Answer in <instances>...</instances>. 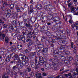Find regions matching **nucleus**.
Returning a JSON list of instances; mask_svg holds the SVG:
<instances>
[{
    "mask_svg": "<svg viewBox=\"0 0 78 78\" xmlns=\"http://www.w3.org/2000/svg\"><path fill=\"white\" fill-rule=\"evenodd\" d=\"M19 62H21L22 61H28V57H26L25 55H23L22 54H20L19 55V57L18 58Z\"/></svg>",
    "mask_w": 78,
    "mask_h": 78,
    "instance_id": "f257e3e1",
    "label": "nucleus"
},
{
    "mask_svg": "<svg viewBox=\"0 0 78 78\" xmlns=\"http://www.w3.org/2000/svg\"><path fill=\"white\" fill-rule=\"evenodd\" d=\"M44 8L45 10L47 11L49 14H50L52 13L51 9H53V6L50 5L48 6V5H46L44 7Z\"/></svg>",
    "mask_w": 78,
    "mask_h": 78,
    "instance_id": "f03ea898",
    "label": "nucleus"
},
{
    "mask_svg": "<svg viewBox=\"0 0 78 78\" xmlns=\"http://www.w3.org/2000/svg\"><path fill=\"white\" fill-rule=\"evenodd\" d=\"M10 16L11 13H9L7 14H4L3 15L2 19L4 21L7 20H8V18H9V17H10Z\"/></svg>",
    "mask_w": 78,
    "mask_h": 78,
    "instance_id": "7ed1b4c3",
    "label": "nucleus"
},
{
    "mask_svg": "<svg viewBox=\"0 0 78 78\" xmlns=\"http://www.w3.org/2000/svg\"><path fill=\"white\" fill-rule=\"evenodd\" d=\"M12 13L13 15L12 18L13 19H15L18 16V13H17V12L15 11L14 10H13L12 11Z\"/></svg>",
    "mask_w": 78,
    "mask_h": 78,
    "instance_id": "20e7f679",
    "label": "nucleus"
},
{
    "mask_svg": "<svg viewBox=\"0 0 78 78\" xmlns=\"http://www.w3.org/2000/svg\"><path fill=\"white\" fill-rule=\"evenodd\" d=\"M13 55V58H14L13 59V60L14 61V63H16V62H19V60H18V55L17 54H15Z\"/></svg>",
    "mask_w": 78,
    "mask_h": 78,
    "instance_id": "39448f33",
    "label": "nucleus"
},
{
    "mask_svg": "<svg viewBox=\"0 0 78 78\" xmlns=\"http://www.w3.org/2000/svg\"><path fill=\"white\" fill-rule=\"evenodd\" d=\"M49 61L51 62L53 66H56V65L57 63L56 62V60H55V59H54V58H51L49 59Z\"/></svg>",
    "mask_w": 78,
    "mask_h": 78,
    "instance_id": "423d86ee",
    "label": "nucleus"
},
{
    "mask_svg": "<svg viewBox=\"0 0 78 78\" xmlns=\"http://www.w3.org/2000/svg\"><path fill=\"white\" fill-rule=\"evenodd\" d=\"M51 41H50L49 42V45L50 48L53 47L54 45H53V43H54V42H55V39H52Z\"/></svg>",
    "mask_w": 78,
    "mask_h": 78,
    "instance_id": "0eeeda50",
    "label": "nucleus"
},
{
    "mask_svg": "<svg viewBox=\"0 0 78 78\" xmlns=\"http://www.w3.org/2000/svg\"><path fill=\"white\" fill-rule=\"evenodd\" d=\"M22 34L25 37H26L27 36L29 35V31H28V30H26L25 32H22Z\"/></svg>",
    "mask_w": 78,
    "mask_h": 78,
    "instance_id": "6e6552de",
    "label": "nucleus"
},
{
    "mask_svg": "<svg viewBox=\"0 0 78 78\" xmlns=\"http://www.w3.org/2000/svg\"><path fill=\"white\" fill-rule=\"evenodd\" d=\"M31 20H34V22L36 20V18L34 17H31V19L29 18L28 20V23L29 24H30L31 22Z\"/></svg>",
    "mask_w": 78,
    "mask_h": 78,
    "instance_id": "1a4fd4ad",
    "label": "nucleus"
},
{
    "mask_svg": "<svg viewBox=\"0 0 78 78\" xmlns=\"http://www.w3.org/2000/svg\"><path fill=\"white\" fill-rule=\"evenodd\" d=\"M9 61H10V59L9 58H7L6 60L5 61L3 60V59H2L1 60V62H2V64H3L4 62H5V64H7V62H9Z\"/></svg>",
    "mask_w": 78,
    "mask_h": 78,
    "instance_id": "9d476101",
    "label": "nucleus"
},
{
    "mask_svg": "<svg viewBox=\"0 0 78 78\" xmlns=\"http://www.w3.org/2000/svg\"><path fill=\"white\" fill-rule=\"evenodd\" d=\"M44 68L45 69L49 70V69H50L51 68V65L50 64L46 63L45 64Z\"/></svg>",
    "mask_w": 78,
    "mask_h": 78,
    "instance_id": "9b49d317",
    "label": "nucleus"
},
{
    "mask_svg": "<svg viewBox=\"0 0 78 78\" xmlns=\"http://www.w3.org/2000/svg\"><path fill=\"white\" fill-rule=\"evenodd\" d=\"M25 61H23L21 63L19 64V66L20 69H23V67L24 66H25Z\"/></svg>",
    "mask_w": 78,
    "mask_h": 78,
    "instance_id": "f8f14e48",
    "label": "nucleus"
},
{
    "mask_svg": "<svg viewBox=\"0 0 78 78\" xmlns=\"http://www.w3.org/2000/svg\"><path fill=\"white\" fill-rule=\"evenodd\" d=\"M53 55V56L54 58V59H55V62L57 64V62H58V59L59 58V55Z\"/></svg>",
    "mask_w": 78,
    "mask_h": 78,
    "instance_id": "ddd939ff",
    "label": "nucleus"
},
{
    "mask_svg": "<svg viewBox=\"0 0 78 78\" xmlns=\"http://www.w3.org/2000/svg\"><path fill=\"white\" fill-rule=\"evenodd\" d=\"M37 50V51L39 53H43V49L42 48H40L39 47H37L36 48Z\"/></svg>",
    "mask_w": 78,
    "mask_h": 78,
    "instance_id": "4468645a",
    "label": "nucleus"
},
{
    "mask_svg": "<svg viewBox=\"0 0 78 78\" xmlns=\"http://www.w3.org/2000/svg\"><path fill=\"white\" fill-rule=\"evenodd\" d=\"M34 43V42L32 40H30L29 42V44H27L28 47H31L32 48V45Z\"/></svg>",
    "mask_w": 78,
    "mask_h": 78,
    "instance_id": "2eb2a0df",
    "label": "nucleus"
},
{
    "mask_svg": "<svg viewBox=\"0 0 78 78\" xmlns=\"http://www.w3.org/2000/svg\"><path fill=\"white\" fill-rule=\"evenodd\" d=\"M70 12H71L72 13H74L76 11H75V7L73 6H71L70 8Z\"/></svg>",
    "mask_w": 78,
    "mask_h": 78,
    "instance_id": "dca6fc26",
    "label": "nucleus"
},
{
    "mask_svg": "<svg viewBox=\"0 0 78 78\" xmlns=\"http://www.w3.org/2000/svg\"><path fill=\"white\" fill-rule=\"evenodd\" d=\"M29 48L28 49H26L24 51L25 53H30V51H31V50L32 48L31 47H28Z\"/></svg>",
    "mask_w": 78,
    "mask_h": 78,
    "instance_id": "f3484780",
    "label": "nucleus"
},
{
    "mask_svg": "<svg viewBox=\"0 0 78 78\" xmlns=\"http://www.w3.org/2000/svg\"><path fill=\"white\" fill-rule=\"evenodd\" d=\"M9 77L7 75V73H6L4 72L3 73L2 75V78H9Z\"/></svg>",
    "mask_w": 78,
    "mask_h": 78,
    "instance_id": "a211bd4d",
    "label": "nucleus"
},
{
    "mask_svg": "<svg viewBox=\"0 0 78 78\" xmlns=\"http://www.w3.org/2000/svg\"><path fill=\"white\" fill-rule=\"evenodd\" d=\"M15 9H16L17 13L18 12H20V7H19V6L16 5L15 6Z\"/></svg>",
    "mask_w": 78,
    "mask_h": 78,
    "instance_id": "6ab92c4d",
    "label": "nucleus"
},
{
    "mask_svg": "<svg viewBox=\"0 0 78 78\" xmlns=\"http://www.w3.org/2000/svg\"><path fill=\"white\" fill-rule=\"evenodd\" d=\"M6 37V35L4 34H2L0 33V38L1 39H4Z\"/></svg>",
    "mask_w": 78,
    "mask_h": 78,
    "instance_id": "aec40b11",
    "label": "nucleus"
},
{
    "mask_svg": "<svg viewBox=\"0 0 78 78\" xmlns=\"http://www.w3.org/2000/svg\"><path fill=\"white\" fill-rule=\"evenodd\" d=\"M48 52V48H44L43 49V53H44L45 54V55L47 54Z\"/></svg>",
    "mask_w": 78,
    "mask_h": 78,
    "instance_id": "412c9836",
    "label": "nucleus"
},
{
    "mask_svg": "<svg viewBox=\"0 0 78 78\" xmlns=\"http://www.w3.org/2000/svg\"><path fill=\"white\" fill-rule=\"evenodd\" d=\"M59 37L60 39H66V36L65 35H60Z\"/></svg>",
    "mask_w": 78,
    "mask_h": 78,
    "instance_id": "4be33fe9",
    "label": "nucleus"
},
{
    "mask_svg": "<svg viewBox=\"0 0 78 78\" xmlns=\"http://www.w3.org/2000/svg\"><path fill=\"white\" fill-rule=\"evenodd\" d=\"M45 62V61H39L38 62V65H40V66H43L44 65V62Z\"/></svg>",
    "mask_w": 78,
    "mask_h": 78,
    "instance_id": "5701e85b",
    "label": "nucleus"
},
{
    "mask_svg": "<svg viewBox=\"0 0 78 78\" xmlns=\"http://www.w3.org/2000/svg\"><path fill=\"white\" fill-rule=\"evenodd\" d=\"M36 8L38 9H41L42 8V5L41 4H38L36 6Z\"/></svg>",
    "mask_w": 78,
    "mask_h": 78,
    "instance_id": "b1692460",
    "label": "nucleus"
},
{
    "mask_svg": "<svg viewBox=\"0 0 78 78\" xmlns=\"http://www.w3.org/2000/svg\"><path fill=\"white\" fill-rule=\"evenodd\" d=\"M46 59L45 58H43L42 57L40 56L39 57V61H45Z\"/></svg>",
    "mask_w": 78,
    "mask_h": 78,
    "instance_id": "393cba45",
    "label": "nucleus"
},
{
    "mask_svg": "<svg viewBox=\"0 0 78 78\" xmlns=\"http://www.w3.org/2000/svg\"><path fill=\"white\" fill-rule=\"evenodd\" d=\"M59 57H60V59H61L62 61L65 60V59L66 58V57H65V56H62L61 55H60V54Z\"/></svg>",
    "mask_w": 78,
    "mask_h": 78,
    "instance_id": "a878e982",
    "label": "nucleus"
},
{
    "mask_svg": "<svg viewBox=\"0 0 78 78\" xmlns=\"http://www.w3.org/2000/svg\"><path fill=\"white\" fill-rule=\"evenodd\" d=\"M16 45H13L12 46V49L13 52H16Z\"/></svg>",
    "mask_w": 78,
    "mask_h": 78,
    "instance_id": "bb28decb",
    "label": "nucleus"
},
{
    "mask_svg": "<svg viewBox=\"0 0 78 78\" xmlns=\"http://www.w3.org/2000/svg\"><path fill=\"white\" fill-rule=\"evenodd\" d=\"M53 55H60V54L59 53V52H58V51H57V50H55L53 52Z\"/></svg>",
    "mask_w": 78,
    "mask_h": 78,
    "instance_id": "cd10ccee",
    "label": "nucleus"
},
{
    "mask_svg": "<svg viewBox=\"0 0 78 78\" xmlns=\"http://www.w3.org/2000/svg\"><path fill=\"white\" fill-rule=\"evenodd\" d=\"M60 31V34H63V35H64L66 33V31L64 30H58Z\"/></svg>",
    "mask_w": 78,
    "mask_h": 78,
    "instance_id": "c85d7f7f",
    "label": "nucleus"
},
{
    "mask_svg": "<svg viewBox=\"0 0 78 78\" xmlns=\"http://www.w3.org/2000/svg\"><path fill=\"white\" fill-rule=\"evenodd\" d=\"M50 2L49 1H47L46 2L44 3V5L45 6H46V5H47L48 6V5H50Z\"/></svg>",
    "mask_w": 78,
    "mask_h": 78,
    "instance_id": "c756f323",
    "label": "nucleus"
},
{
    "mask_svg": "<svg viewBox=\"0 0 78 78\" xmlns=\"http://www.w3.org/2000/svg\"><path fill=\"white\" fill-rule=\"evenodd\" d=\"M5 42L7 44H8L9 42V38L7 37H6L5 38Z\"/></svg>",
    "mask_w": 78,
    "mask_h": 78,
    "instance_id": "7c9ffc66",
    "label": "nucleus"
},
{
    "mask_svg": "<svg viewBox=\"0 0 78 78\" xmlns=\"http://www.w3.org/2000/svg\"><path fill=\"white\" fill-rule=\"evenodd\" d=\"M31 66L32 67H33V68H34L35 66H36V64L34 62H31Z\"/></svg>",
    "mask_w": 78,
    "mask_h": 78,
    "instance_id": "2f4dec72",
    "label": "nucleus"
},
{
    "mask_svg": "<svg viewBox=\"0 0 78 78\" xmlns=\"http://www.w3.org/2000/svg\"><path fill=\"white\" fill-rule=\"evenodd\" d=\"M10 31H12L13 30V27L12 25H10L9 28Z\"/></svg>",
    "mask_w": 78,
    "mask_h": 78,
    "instance_id": "473e14b6",
    "label": "nucleus"
},
{
    "mask_svg": "<svg viewBox=\"0 0 78 78\" xmlns=\"http://www.w3.org/2000/svg\"><path fill=\"white\" fill-rule=\"evenodd\" d=\"M14 5L13 4H11L10 6V9H14Z\"/></svg>",
    "mask_w": 78,
    "mask_h": 78,
    "instance_id": "72a5a7b5",
    "label": "nucleus"
},
{
    "mask_svg": "<svg viewBox=\"0 0 78 78\" xmlns=\"http://www.w3.org/2000/svg\"><path fill=\"white\" fill-rule=\"evenodd\" d=\"M36 52H31L30 54L31 56H36Z\"/></svg>",
    "mask_w": 78,
    "mask_h": 78,
    "instance_id": "f704fd0d",
    "label": "nucleus"
},
{
    "mask_svg": "<svg viewBox=\"0 0 78 78\" xmlns=\"http://www.w3.org/2000/svg\"><path fill=\"white\" fill-rule=\"evenodd\" d=\"M54 19L56 22H58V21L60 20V18L59 17H55L54 18Z\"/></svg>",
    "mask_w": 78,
    "mask_h": 78,
    "instance_id": "c9c22d12",
    "label": "nucleus"
},
{
    "mask_svg": "<svg viewBox=\"0 0 78 78\" xmlns=\"http://www.w3.org/2000/svg\"><path fill=\"white\" fill-rule=\"evenodd\" d=\"M34 75V72H33V71L29 73V75L30 77H33Z\"/></svg>",
    "mask_w": 78,
    "mask_h": 78,
    "instance_id": "e433bc0d",
    "label": "nucleus"
},
{
    "mask_svg": "<svg viewBox=\"0 0 78 78\" xmlns=\"http://www.w3.org/2000/svg\"><path fill=\"white\" fill-rule=\"evenodd\" d=\"M46 34L47 36L48 37H50V36H51V33L49 31H47L46 33Z\"/></svg>",
    "mask_w": 78,
    "mask_h": 78,
    "instance_id": "4c0bfd02",
    "label": "nucleus"
},
{
    "mask_svg": "<svg viewBox=\"0 0 78 78\" xmlns=\"http://www.w3.org/2000/svg\"><path fill=\"white\" fill-rule=\"evenodd\" d=\"M13 30L16 31V32H18V29H17V27L15 26L14 27H13Z\"/></svg>",
    "mask_w": 78,
    "mask_h": 78,
    "instance_id": "58836bf2",
    "label": "nucleus"
},
{
    "mask_svg": "<svg viewBox=\"0 0 78 78\" xmlns=\"http://www.w3.org/2000/svg\"><path fill=\"white\" fill-rule=\"evenodd\" d=\"M67 34L68 36H69L70 34V31L69 29H67Z\"/></svg>",
    "mask_w": 78,
    "mask_h": 78,
    "instance_id": "ea45409f",
    "label": "nucleus"
},
{
    "mask_svg": "<svg viewBox=\"0 0 78 78\" xmlns=\"http://www.w3.org/2000/svg\"><path fill=\"white\" fill-rule=\"evenodd\" d=\"M19 21L17 20H14L12 24L13 25H16L17 23V22Z\"/></svg>",
    "mask_w": 78,
    "mask_h": 78,
    "instance_id": "a19ab883",
    "label": "nucleus"
},
{
    "mask_svg": "<svg viewBox=\"0 0 78 78\" xmlns=\"http://www.w3.org/2000/svg\"><path fill=\"white\" fill-rule=\"evenodd\" d=\"M27 70L28 72H30L31 71V69L30 68V66L27 67Z\"/></svg>",
    "mask_w": 78,
    "mask_h": 78,
    "instance_id": "79ce46f5",
    "label": "nucleus"
},
{
    "mask_svg": "<svg viewBox=\"0 0 78 78\" xmlns=\"http://www.w3.org/2000/svg\"><path fill=\"white\" fill-rule=\"evenodd\" d=\"M71 47L72 48H73V47L74 48H75V45H74V43L73 42H72L71 43Z\"/></svg>",
    "mask_w": 78,
    "mask_h": 78,
    "instance_id": "37998d69",
    "label": "nucleus"
},
{
    "mask_svg": "<svg viewBox=\"0 0 78 78\" xmlns=\"http://www.w3.org/2000/svg\"><path fill=\"white\" fill-rule=\"evenodd\" d=\"M9 75L10 76L12 77L13 76V70H11V71L9 73Z\"/></svg>",
    "mask_w": 78,
    "mask_h": 78,
    "instance_id": "c03bdc74",
    "label": "nucleus"
},
{
    "mask_svg": "<svg viewBox=\"0 0 78 78\" xmlns=\"http://www.w3.org/2000/svg\"><path fill=\"white\" fill-rule=\"evenodd\" d=\"M18 48L19 50H21L22 48V45H19L18 46Z\"/></svg>",
    "mask_w": 78,
    "mask_h": 78,
    "instance_id": "a18cd8bd",
    "label": "nucleus"
},
{
    "mask_svg": "<svg viewBox=\"0 0 78 78\" xmlns=\"http://www.w3.org/2000/svg\"><path fill=\"white\" fill-rule=\"evenodd\" d=\"M38 46H39V47L40 48H42V47H44V44H42V43H39V44H38Z\"/></svg>",
    "mask_w": 78,
    "mask_h": 78,
    "instance_id": "49530a36",
    "label": "nucleus"
},
{
    "mask_svg": "<svg viewBox=\"0 0 78 78\" xmlns=\"http://www.w3.org/2000/svg\"><path fill=\"white\" fill-rule=\"evenodd\" d=\"M57 25H55L52 28L53 30H55L56 29L57 27H56V26Z\"/></svg>",
    "mask_w": 78,
    "mask_h": 78,
    "instance_id": "de8ad7c7",
    "label": "nucleus"
},
{
    "mask_svg": "<svg viewBox=\"0 0 78 78\" xmlns=\"http://www.w3.org/2000/svg\"><path fill=\"white\" fill-rule=\"evenodd\" d=\"M41 75L43 76H47V73L45 72H42Z\"/></svg>",
    "mask_w": 78,
    "mask_h": 78,
    "instance_id": "09e8293b",
    "label": "nucleus"
},
{
    "mask_svg": "<svg viewBox=\"0 0 78 78\" xmlns=\"http://www.w3.org/2000/svg\"><path fill=\"white\" fill-rule=\"evenodd\" d=\"M27 19H24L22 21L23 23H24L25 25L27 23Z\"/></svg>",
    "mask_w": 78,
    "mask_h": 78,
    "instance_id": "8fccbe9b",
    "label": "nucleus"
},
{
    "mask_svg": "<svg viewBox=\"0 0 78 78\" xmlns=\"http://www.w3.org/2000/svg\"><path fill=\"white\" fill-rule=\"evenodd\" d=\"M32 12H37V10L36 9H33L32 10Z\"/></svg>",
    "mask_w": 78,
    "mask_h": 78,
    "instance_id": "3c124183",
    "label": "nucleus"
},
{
    "mask_svg": "<svg viewBox=\"0 0 78 78\" xmlns=\"http://www.w3.org/2000/svg\"><path fill=\"white\" fill-rule=\"evenodd\" d=\"M1 9L2 11H5V5H2L1 7Z\"/></svg>",
    "mask_w": 78,
    "mask_h": 78,
    "instance_id": "603ef678",
    "label": "nucleus"
},
{
    "mask_svg": "<svg viewBox=\"0 0 78 78\" xmlns=\"http://www.w3.org/2000/svg\"><path fill=\"white\" fill-rule=\"evenodd\" d=\"M43 28H44V30H47L48 29V27L47 26H44L43 27Z\"/></svg>",
    "mask_w": 78,
    "mask_h": 78,
    "instance_id": "864d4df0",
    "label": "nucleus"
},
{
    "mask_svg": "<svg viewBox=\"0 0 78 78\" xmlns=\"http://www.w3.org/2000/svg\"><path fill=\"white\" fill-rule=\"evenodd\" d=\"M34 34L33 32H32L31 31H29V35H30L31 36V35H33V34Z\"/></svg>",
    "mask_w": 78,
    "mask_h": 78,
    "instance_id": "5fc2aeb1",
    "label": "nucleus"
},
{
    "mask_svg": "<svg viewBox=\"0 0 78 78\" xmlns=\"http://www.w3.org/2000/svg\"><path fill=\"white\" fill-rule=\"evenodd\" d=\"M24 10V8L23 7H20V12H22V11H23Z\"/></svg>",
    "mask_w": 78,
    "mask_h": 78,
    "instance_id": "6e6d98bb",
    "label": "nucleus"
},
{
    "mask_svg": "<svg viewBox=\"0 0 78 78\" xmlns=\"http://www.w3.org/2000/svg\"><path fill=\"white\" fill-rule=\"evenodd\" d=\"M32 38H33L34 39H35L36 38V34H34V35L31 36Z\"/></svg>",
    "mask_w": 78,
    "mask_h": 78,
    "instance_id": "4d7b16f0",
    "label": "nucleus"
},
{
    "mask_svg": "<svg viewBox=\"0 0 78 78\" xmlns=\"http://www.w3.org/2000/svg\"><path fill=\"white\" fill-rule=\"evenodd\" d=\"M19 64L17 65V66H16V68L17 69V70H19V69H21L20 68V67L21 66H19Z\"/></svg>",
    "mask_w": 78,
    "mask_h": 78,
    "instance_id": "13d9d810",
    "label": "nucleus"
},
{
    "mask_svg": "<svg viewBox=\"0 0 78 78\" xmlns=\"http://www.w3.org/2000/svg\"><path fill=\"white\" fill-rule=\"evenodd\" d=\"M15 25H16L17 27H19V26H20V23H19V22L18 21L17 22V23Z\"/></svg>",
    "mask_w": 78,
    "mask_h": 78,
    "instance_id": "bf43d9fd",
    "label": "nucleus"
},
{
    "mask_svg": "<svg viewBox=\"0 0 78 78\" xmlns=\"http://www.w3.org/2000/svg\"><path fill=\"white\" fill-rule=\"evenodd\" d=\"M67 59L68 61H72V58L70 57H67Z\"/></svg>",
    "mask_w": 78,
    "mask_h": 78,
    "instance_id": "052dcab7",
    "label": "nucleus"
},
{
    "mask_svg": "<svg viewBox=\"0 0 78 78\" xmlns=\"http://www.w3.org/2000/svg\"><path fill=\"white\" fill-rule=\"evenodd\" d=\"M25 25L26 27H27V28H29L30 27V24H28L26 23Z\"/></svg>",
    "mask_w": 78,
    "mask_h": 78,
    "instance_id": "680f3d73",
    "label": "nucleus"
},
{
    "mask_svg": "<svg viewBox=\"0 0 78 78\" xmlns=\"http://www.w3.org/2000/svg\"><path fill=\"white\" fill-rule=\"evenodd\" d=\"M37 30L36 29L34 30L33 31V33L34 34H36V33H37Z\"/></svg>",
    "mask_w": 78,
    "mask_h": 78,
    "instance_id": "e2e57ef3",
    "label": "nucleus"
},
{
    "mask_svg": "<svg viewBox=\"0 0 78 78\" xmlns=\"http://www.w3.org/2000/svg\"><path fill=\"white\" fill-rule=\"evenodd\" d=\"M39 65H36L35 66V69H38V68H39L38 66Z\"/></svg>",
    "mask_w": 78,
    "mask_h": 78,
    "instance_id": "0e129e2a",
    "label": "nucleus"
},
{
    "mask_svg": "<svg viewBox=\"0 0 78 78\" xmlns=\"http://www.w3.org/2000/svg\"><path fill=\"white\" fill-rule=\"evenodd\" d=\"M65 48V46H61L59 48V49H60L61 50H62L63 49H64V48Z\"/></svg>",
    "mask_w": 78,
    "mask_h": 78,
    "instance_id": "69168bd1",
    "label": "nucleus"
},
{
    "mask_svg": "<svg viewBox=\"0 0 78 78\" xmlns=\"http://www.w3.org/2000/svg\"><path fill=\"white\" fill-rule=\"evenodd\" d=\"M47 77L48 78H54V76L53 75H48Z\"/></svg>",
    "mask_w": 78,
    "mask_h": 78,
    "instance_id": "338daca9",
    "label": "nucleus"
},
{
    "mask_svg": "<svg viewBox=\"0 0 78 78\" xmlns=\"http://www.w3.org/2000/svg\"><path fill=\"white\" fill-rule=\"evenodd\" d=\"M30 3H31L32 5H34L35 4V2H33V0H31L30 2Z\"/></svg>",
    "mask_w": 78,
    "mask_h": 78,
    "instance_id": "774afa93",
    "label": "nucleus"
}]
</instances>
